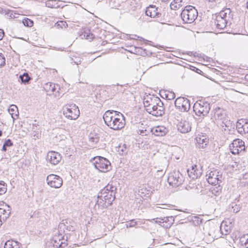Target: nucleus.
I'll return each mask as SVG.
<instances>
[{
  "label": "nucleus",
  "mask_w": 248,
  "mask_h": 248,
  "mask_svg": "<svg viewBox=\"0 0 248 248\" xmlns=\"http://www.w3.org/2000/svg\"><path fill=\"white\" fill-rule=\"evenodd\" d=\"M105 123L110 128L114 130H118L124 127L125 118L120 112L108 110L103 115Z\"/></svg>",
  "instance_id": "obj_1"
},
{
  "label": "nucleus",
  "mask_w": 248,
  "mask_h": 248,
  "mask_svg": "<svg viewBox=\"0 0 248 248\" xmlns=\"http://www.w3.org/2000/svg\"><path fill=\"white\" fill-rule=\"evenodd\" d=\"M181 16L183 21L186 23H191L197 18L198 11L197 9L191 5L185 7L182 11Z\"/></svg>",
  "instance_id": "obj_2"
},
{
  "label": "nucleus",
  "mask_w": 248,
  "mask_h": 248,
  "mask_svg": "<svg viewBox=\"0 0 248 248\" xmlns=\"http://www.w3.org/2000/svg\"><path fill=\"white\" fill-rule=\"evenodd\" d=\"M210 110V105L209 103L202 100L197 101L193 106V110L195 114L199 116H206Z\"/></svg>",
  "instance_id": "obj_3"
},
{
  "label": "nucleus",
  "mask_w": 248,
  "mask_h": 248,
  "mask_svg": "<svg viewBox=\"0 0 248 248\" xmlns=\"http://www.w3.org/2000/svg\"><path fill=\"white\" fill-rule=\"evenodd\" d=\"M115 194L113 192H105V190H101L100 195H98L97 198L99 199L96 202L98 205L101 204L102 201L104 202L103 203V206L107 207L111 205L113 201L115 199Z\"/></svg>",
  "instance_id": "obj_4"
},
{
  "label": "nucleus",
  "mask_w": 248,
  "mask_h": 248,
  "mask_svg": "<svg viewBox=\"0 0 248 248\" xmlns=\"http://www.w3.org/2000/svg\"><path fill=\"white\" fill-rule=\"evenodd\" d=\"M161 104V100L158 97L154 95H147L143 99V104L146 111L152 114L153 111L155 110V105L157 104Z\"/></svg>",
  "instance_id": "obj_5"
},
{
  "label": "nucleus",
  "mask_w": 248,
  "mask_h": 248,
  "mask_svg": "<svg viewBox=\"0 0 248 248\" xmlns=\"http://www.w3.org/2000/svg\"><path fill=\"white\" fill-rule=\"evenodd\" d=\"M183 174L180 171H170L168 177V182L173 187H177L184 181Z\"/></svg>",
  "instance_id": "obj_6"
},
{
  "label": "nucleus",
  "mask_w": 248,
  "mask_h": 248,
  "mask_svg": "<svg viewBox=\"0 0 248 248\" xmlns=\"http://www.w3.org/2000/svg\"><path fill=\"white\" fill-rule=\"evenodd\" d=\"M92 162L94 168L98 170H101V169H104L107 170H110L111 169L108 168L110 166V162L107 158L103 157H94L93 158Z\"/></svg>",
  "instance_id": "obj_7"
},
{
  "label": "nucleus",
  "mask_w": 248,
  "mask_h": 248,
  "mask_svg": "<svg viewBox=\"0 0 248 248\" xmlns=\"http://www.w3.org/2000/svg\"><path fill=\"white\" fill-rule=\"evenodd\" d=\"M63 114L71 120H75L79 115L78 107L75 105H71L63 108Z\"/></svg>",
  "instance_id": "obj_8"
},
{
  "label": "nucleus",
  "mask_w": 248,
  "mask_h": 248,
  "mask_svg": "<svg viewBox=\"0 0 248 248\" xmlns=\"http://www.w3.org/2000/svg\"><path fill=\"white\" fill-rule=\"evenodd\" d=\"M229 148L232 154H239L245 150V143L240 139H235L230 144Z\"/></svg>",
  "instance_id": "obj_9"
},
{
  "label": "nucleus",
  "mask_w": 248,
  "mask_h": 248,
  "mask_svg": "<svg viewBox=\"0 0 248 248\" xmlns=\"http://www.w3.org/2000/svg\"><path fill=\"white\" fill-rule=\"evenodd\" d=\"M175 106L181 111H187L190 107V101L186 98L180 97L174 102Z\"/></svg>",
  "instance_id": "obj_10"
},
{
  "label": "nucleus",
  "mask_w": 248,
  "mask_h": 248,
  "mask_svg": "<svg viewBox=\"0 0 248 248\" xmlns=\"http://www.w3.org/2000/svg\"><path fill=\"white\" fill-rule=\"evenodd\" d=\"M47 184L52 187L59 188L62 184V178L57 175L50 174L46 178Z\"/></svg>",
  "instance_id": "obj_11"
},
{
  "label": "nucleus",
  "mask_w": 248,
  "mask_h": 248,
  "mask_svg": "<svg viewBox=\"0 0 248 248\" xmlns=\"http://www.w3.org/2000/svg\"><path fill=\"white\" fill-rule=\"evenodd\" d=\"M160 9L156 7L155 5H150L147 7L145 14L152 18H158L161 17L162 14Z\"/></svg>",
  "instance_id": "obj_12"
},
{
  "label": "nucleus",
  "mask_w": 248,
  "mask_h": 248,
  "mask_svg": "<svg viewBox=\"0 0 248 248\" xmlns=\"http://www.w3.org/2000/svg\"><path fill=\"white\" fill-rule=\"evenodd\" d=\"M46 158L51 164L56 165L60 161L62 157L59 153L54 151H50L47 155Z\"/></svg>",
  "instance_id": "obj_13"
},
{
  "label": "nucleus",
  "mask_w": 248,
  "mask_h": 248,
  "mask_svg": "<svg viewBox=\"0 0 248 248\" xmlns=\"http://www.w3.org/2000/svg\"><path fill=\"white\" fill-rule=\"evenodd\" d=\"M63 236L62 234H59L58 235H55L53 237L51 243L53 245V247L58 248H63L66 246V244L63 242Z\"/></svg>",
  "instance_id": "obj_14"
},
{
  "label": "nucleus",
  "mask_w": 248,
  "mask_h": 248,
  "mask_svg": "<svg viewBox=\"0 0 248 248\" xmlns=\"http://www.w3.org/2000/svg\"><path fill=\"white\" fill-rule=\"evenodd\" d=\"M150 131L152 134L156 136H165L168 131V129L165 126L162 125H158L150 128Z\"/></svg>",
  "instance_id": "obj_15"
},
{
  "label": "nucleus",
  "mask_w": 248,
  "mask_h": 248,
  "mask_svg": "<svg viewBox=\"0 0 248 248\" xmlns=\"http://www.w3.org/2000/svg\"><path fill=\"white\" fill-rule=\"evenodd\" d=\"M212 113H213V117L215 120H223V121L225 120L226 114L225 110L223 108L217 107L212 110Z\"/></svg>",
  "instance_id": "obj_16"
},
{
  "label": "nucleus",
  "mask_w": 248,
  "mask_h": 248,
  "mask_svg": "<svg viewBox=\"0 0 248 248\" xmlns=\"http://www.w3.org/2000/svg\"><path fill=\"white\" fill-rule=\"evenodd\" d=\"M3 206L6 208L0 207V216L1 219L5 220L9 217L11 214V209L10 206L6 203H3Z\"/></svg>",
  "instance_id": "obj_17"
},
{
  "label": "nucleus",
  "mask_w": 248,
  "mask_h": 248,
  "mask_svg": "<svg viewBox=\"0 0 248 248\" xmlns=\"http://www.w3.org/2000/svg\"><path fill=\"white\" fill-rule=\"evenodd\" d=\"M191 125L187 121L181 122L178 125V130L182 133H186L191 130Z\"/></svg>",
  "instance_id": "obj_18"
},
{
  "label": "nucleus",
  "mask_w": 248,
  "mask_h": 248,
  "mask_svg": "<svg viewBox=\"0 0 248 248\" xmlns=\"http://www.w3.org/2000/svg\"><path fill=\"white\" fill-rule=\"evenodd\" d=\"M195 140L197 144V146L200 148H205L208 142V140L207 139L206 136L203 135L197 137Z\"/></svg>",
  "instance_id": "obj_19"
},
{
  "label": "nucleus",
  "mask_w": 248,
  "mask_h": 248,
  "mask_svg": "<svg viewBox=\"0 0 248 248\" xmlns=\"http://www.w3.org/2000/svg\"><path fill=\"white\" fill-rule=\"evenodd\" d=\"M164 114V108L163 103L161 101V104L159 103L155 105V110L153 111L152 115L155 116H162Z\"/></svg>",
  "instance_id": "obj_20"
},
{
  "label": "nucleus",
  "mask_w": 248,
  "mask_h": 248,
  "mask_svg": "<svg viewBox=\"0 0 248 248\" xmlns=\"http://www.w3.org/2000/svg\"><path fill=\"white\" fill-rule=\"evenodd\" d=\"M228 23V20L225 18H222L221 17L216 16L215 21V23L217 29L222 30L224 29Z\"/></svg>",
  "instance_id": "obj_21"
},
{
  "label": "nucleus",
  "mask_w": 248,
  "mask_h": 248,
  "mask_svg": "<svg viewBox=\"0 0 248 248\" xmlns=\"http://www.w3.org/2000/svg\"><path fill=\"white\" fill-rule=\"evenodd\" d=\"M8 111L10 114L11 115L12 118L13 119V121L17 118L18 116V110L17 107L15 105H10Z\"/></svg>",
  "instance_id": "obj_22"
},
{
  "label": "nucleus",
  "mask_w": 248,
  "mask_h": 248,
  "mask_svg": "<svg viewBox=\"0 0 248 248\" xmlns=\"http://www.w3.org/2000/svg\"><path fill=\"white\" fill-rule=\"evenodd\" d=\"M20 245L17 241L8 240L5 243L4 248H20Z\"/></svg>",
  "instance_id": "obj_23"
},
{
  "label": "nucleus",
  "mask_w": 248,
  "mask_h": 248,
  "mask_svg": "<svg viewBox=\"0 0 248 248\" xmlns=\"http://www.w3.org/2000/svg\"><path fill=\"white\" fill-rule=\"evenodd\" d=\"M63 222H61L59 224V227L60 229H65L67 231H75V226L73 225L69 224L68 223L65 221V222H64V220H62Z\"/></svg>",
  "instance_id": "obj_24"
},
{
  "label": "nucleus",
  "mask_w": 248,
  "mask_h": 248,
  "mask_svg": "<svg viewBox=\"0 0 248 248\" xmlns=\"http://www.w3.org/2000/svg\"><path fill=\"white\" fill-rule=\"evenodd\" d=\"M186 175L187 174L188 177L192 180L197 179L200 177L202 173L201 171H183Z\"/></svg>",
  "instance_id": "obj_25"
},
{
  "label": "nucleus",
  "mask_w": 248,
  "mask_h": 248,
  "mask_svg": "<svg viewBox=\"0 0 248 248\" xmlns=\"http://www.w3.org/2000/svg\"><path fill=\"white\" fill-rule=\"evenodd\" d=\"M19 78L21 80V82L24 84H28L31 79L27 73H24L23 74L20 75Z\"/></svg>",
  "instance_id": "obj_26"
},
{
  "label": "nucleus",
  "mask_w": 248,
  "mask_h": 248,
  "mask_svg": "<svg viewBox=\"0 0 248 248\" xmlns=\"http://www.w3.org/2000/svg\"><path fill=\"white\" fill-rule=\"evenodd\" d=\"M221 193V189L218 187H215L211 188L210 190L209 196L212 197L213 195L215 196H219Z\"/></svg>",
  "instance_id": "obj_27"
},
{
  "label": "nucleus",
  "mask_w": 248,
  "mask_h": 248,
  "mask_svg": "<svg viewBox=\"0 0 248 248\" xmlns=\"http://www.w3.org/2000/svg\"><path fill=\"white\" fill-rule=\"evenodd\" d=\"M89 141L93 144H96L99 142V137L97 134L95 133H91L89 135Z\"/></svg>",
  "instance_id": "obj_28"
},
{
  "label": "nucleus",
  "mask_w": 248,
  "mask_h": 248,
  "mask_svg": "<svg viewBox=\"0 0 248 248\" xmlns=\"http://www.w3.org/2000/svg\"><path fill=\"white\" fill-rule=\"evenodd\" d=\"M44 89L46 92H54L56 90L55 85L51 82L47 83L44 87Z\"/></svg>",
  "instance_id": "obj_29"
},
{
  "label": "nucleus",
  "mask_w": 248,
  "mask_h": 248,
  "mask_svg": "<svg viewBox=\"0 0 248 248\" xmlns=\"http://www.w3.org/2000/svg\"><path fill=\"white\" fill-rule=\"evenodd\" d=\"M101 190H105V192H113L114 193H116L117 187L113 185L112 184H108Z\"/></svg>",
  "instance_id": "obj_30"
},
{
  "label": "nucleus",
  "mask_w": 248,
  "mask_h": 248,
  "mask_svg": "<svg viewBox=\"0 0 248 248\" xmlns=\"http://www.w3.org/2000/svg\"><path fill=\"white\" fill-rule=\"evenodd\" d=\"M13 145V143L10 139L6 140L3 143L2 151L6 152L7 151V148L11 147Z\"/></svg>",
  "instance_id": "obj_31"
},
{
  "label": "nucleus",
  "mask_w": 248,
  "mask_h": 248,
  "mask_svg": "<svg viewBox=\"0 0 248 248\" xmlns=\"http://www.w3.org/2000/svg\"><path fill=\"white\" fill-rule=\"evenodd\" d=\"M245 120H239L238 121L236 124V127L237 129V131L239 133H242V129H243L244 123H245Z\"/></svg>",
  "instance_id": "obj_32"
},
{
  "label": "nucleus",
  "mask_w": 248,
  "mask_h": 248,
  "mask_svg": "<svg viewBox=\"0 0 248 248\" xmlns=\"http://www.w3.org/2000/svg\"><path fill=\"white\" fill-rule=\"evenodd\" d=\"M229 209L231 212L236 213L240 211V207L239 205L232 202L230 205Z\"/></svg>",
  "instance_id": "obj_33"
},
{
  "label": "nucleus",
  "mask_w": 248,
  "mask_h": 248,
  "mask_svg": "<svg viewBox=\"0 0 248 248\" xmlns=\"http://www.w3.org/2000/svg\"><path fill=\"white\" fill-rule=\"evenodd\" d=\"M7 191V185L2 181H0V195L4 194Z\"/></svg>",
  "instance_id": "obj_34"
},
{
  "label": "nucleus",
  "mask_w": 248,
  "mask_h": 248,
  "mask_svg": "<svg viewBox=\"0 0 248 248\" xmlns=\"http://www.w3.org/2000/svg\"><path fill=\"white\" fill-rule=\"evenodd\" d=\"M127 151V147L125 144L119 145L118 147V152H119V154L121 155H123L124 154L126 153Z\"/></svg>",
  "instance_id": "obj_35"
},
{
  "label": "nucleus",
  "mask_w": 248,
  "mask_h": 248,
  "mask_svg": "<svg viewBox=\"0 0 248 248\" xmlns=\"http://www.w3.org/2000/svg\"><path fill=\"white\" fill-rule=\"evenodd\" d=\"M22 23L25 26L31 27L33 25V22L31 19L28 18H25L22 20Z\"/></svg>",
  "instance_id": "obj_36"
},
{
  "label": "nucleus",
  "mask_w": 248,
  "mask_h": 248,
  "mask_svg": "<svg viewBox=\"0 0 248 248\" xmlns=\"http://www.w3.org/2000/svg\"><path fill=\"white\" fill-rule=\"evenodd\" d=\"M240 241L244 243L246 248H248V234L244 235L240 239Z\"/></svg>",
  "instance_id": "obj_37"
},
{
  "label": "nucleus",
  "mask_w": 248,
  "mask_h": 248,
  "mask_svg": "<svg viewBox=\"0 0 248 248\" xmlns=\"http://www.w3.org/2000/svg\"><path fill=\"white\" fill-rule=\"evenodd\" d=\"M212 172H213V171H210V173L209 174V175L208 177L207 178V180L209 184H211L213 185V184H216V183L217 182V179L216 177L215 178H213L211 176V173Z\"/></svg>",
  "instance_id": "obj_38"
},
{
  "label": "nucleus",
  "mask_w": 248,
  "mask_h": 248,
  "mask_svg": "<svg viewBox=\"0 0 248 248\" xmlns=\"http://www.w3.org/2000/svg\"><path fill=\"white\" fill-rule=\"evenodd\" d=\"M57 3L55 2V1L52 0H47L46 2V6L49 8H56V4Z\"/></svg>",
  "instance_id": "obj_39"
},
{
  "label": "nucleus",
  "mask_w": 248,
  "mask_h": 248,
  "mask_svg": "<svg viewBox=\"0 0 248 248\" xmlns=\"http://www.w3.org/2000/svg\"><path fill=\"white\" fill-rule=\"evenodd\" d=\"M151 128H149L148 129H139L138 133L142 136L148 135L149 133L151 132L150 131Z\"/></svg>",
  "instance_id": "obj_40"
},
{
  "label": "nucleus",
  "mask_w": 248,
  "mask_h": 248,
  "mask_svg": "<svg viewBox=\"0 0 248 248\" xmlns=\"http://www.w3.org/2000/svg\"><path fill=\"white\" fill-rule=\"evenodd\" d=\"M166 97L168 100H171L175 97V94L173 92H170L166 94Z\"/></svg>",
  "instance_id": "obj_41"
},
{
  "label": "nucleus",
  "mask_w": 248,
  "mask_h": 248,
  "mask_svg": "<svg viewBox=\"0 0 248 248\" xmlns=\"http://www.w3.org/2000/svg\"><path fill=\"white\" fill-rule=\"evenodd\" d=\"M5 64V59L4 55L0 53V66H3Z\"/></svg>",
  "instance_id": "obj_42"
},
{
  "label": "nucleus",
  "mask_w": 248,
  "mask_h": 248,
  "mask_svg": "<svg viewBox=\"0 0 248 248\" xmlns=\"http://www.w3.org/2000/svg\"><path fill=\"white\" fill-rule=\"evenodd\" d=\"M182 5L181 4H176L173 2H171L170 4V7L171 9L176 10L177 9H179Z\"/></svg>",
  "instance_id": "obj_43"
},
{
  "label": "nucleus",
  "mask_w": 248,
  "mask_h": 248,
  "mask_svg": "<svg viewBox=\"0 0 248 248\" xmlns=\"http://www.w3.org/2000/svg\"><path fill=\"white\" fill-rule=\"evenodd\" d=\"M217 16H219L222 17V18H225L227 20H228L230 18L228 17V16L227 14H225L224 12L222 11H221L219 14Z\"/></svg>",
  "instance_id": "obj_44"
},
{
  "label": "nucleus",
  "mask_w": 248,
  "mask_h": 248,
  "mask_svg": "<svg viewBox=\"0 0 248 248\" xmlns=\"http://www.w3.org/2000/svg\"><path fill=\"white\" fill-rule=\"evenodd\" d=\"M242 130V132L248 133V122L246 120L244 123L243 129Z\"/></svg>",
  "instance_id": "obj_45"
},
{
  "label": "nucleus",
  "mask_w": 248,
  "mask_h": 248,
  "mask_svg": "<svg viewBox=\"0 0 248 248\" xmlns=\"http://www.w3.org/2000/svg\"><path fill=\"white\" fill-rule=\"evenodd\" d=\"M84 36L86 37V38L88 39L93 40L94 38V35L93 33H87L86 32H84Z\"/></svg>",
  "instance_id": "obj_46"
},
{
  "label": "nucleus",
  "mask_w": 248,
  "mask_h": 248,
  "mask_svg": "<svg viewBox=\"0 0 248 248\" xmlns=\"http://www.w3.org/2000/svg\"><path fill=\"white\" fill-rule=\"evenodd\" d=\"M222 11H223L225 14L228 15L229 18H231L232 15H231V10L230 8H226Z\"/></svg>",
  "instance_id": "obj_47"
},
{
  "label": "nucleus",
  "mask_w": 248,
  "mask_h": 248,
  "mask_svg": "<svg viewBox=\"0 0 248 248\" xmlns=\"http://www.w3.org/2000/svg\"><path fill=\"white\" fill-rule=\"evenodd\" d=\"M227 122H224V121H222V124H221V126H222V130L223 131H225L226 130V127H227Z\"/></svg>",
  "instance_id": "obj_48"
},
{
  "label": "nucleus",
  "mask_w": 248,
  "mask_h": 248,
  "mask_svg": "<svg viewBox=\"0 0 248 248\" xmlns=\"http://www.w3.org/2000/svg\"><path fill=\"white\" fill-rule=\"evenodd\" d=\"M155 220V223L160 224L161 223H163V219L162 218H156L154 219Z\"/></svg>",
  "instance_id": "obj_49"
},
{
  "label": "nucleus",
  "mask_w": 248,
  "mask_h": 248,
  "mask_svg": "<svg viewBox=\"0 0 248 248\" xmlns=\"http://www.w3.org/2000/svg\"><path fill=\"white\" fill-rule=\"evenodd\" d=\"M192 70L198 74H201V73L202 72V70L195 67H193Z\"/></svg>",
  "instance_id": "obj_50"
},
{
  "label": "nucleus",
  "mask_w": 248,
  "mask_h": 248,
  "mask_svg": "<svg viewBox=\"0 0 248 248\" xmlns=\"http://www.w3.org/2000/svg\"><path fill=\"white\" fill-rule=\"evenodd\" d=\"M4 35V32L3 30L0 29V40H2Z\"/></svg>",
  "instance_id": "obj_51"
},
{
  "label": "nucleus",
  "mask_w": 248,
  "mask_h": 248,
  "mask_svg": "<svg viewBox=\"0 0 248 248\" xmlns=\"http://www.w3.org/2000/svg\"><path fill=\"white\" fill-rule=\"evenodd\" d=\"M66 22L63 21H61L60 22H57V26L62 27V26H64Z\"/></svg>",
  "instance_id": "obj_52"
},
{
  "label": "nucleus",
  "mask_w": 248,
  "mask_h": 248,
  "mask_svg": "<svg viewBox=\"0 0 248 248\" xmlns=\"http://www.w3.org/2000/svg\"><path fill=\"white\" fill-rule=\"evenodd\" d=\"M170 218V219H172V217H164V218H162V219H163V223H164V222H167V221H168L169 220V218Z\"/></svg>",
  "instance_id": "obj_53"
},
{
  "label": "nucleus",
  "mask_w": 248,
  "mask_h": 248,
  "mask_svg": "<svg viewBox=\"0 0 248 248\" xmlns=\"http://www.w3.org/2000/svg\"><path fill=\"white\" fill-rule=\"evenodd\" d=\"M50 194H51V198H55V197H56L57 196V192H55V191H52L50 193Z\"/></svg>",
  "instance_id": "obj_54"
},
{
  "label": "nucleus",
  "mask_w": 248,
  "mask_h": 248,
  "mask_svg": "<svg viewBox=\"0 0 248 248\" xmlns=\"http://www.w3.org/2000/svg\"><path fill=\"white\" fill-rule=\"evenodd\" d=\"M182 1V0H173L172 2L178 4H181Z\"/></svg>",
  "instance_id": "obj_55"
},
{
  "label": "nucleus",
  "mask_w": 248,
  "mask_h": 248,
  "mask_svg": "<svg viewBox=\"0 0 248 248\" xmlns=\"http://www.w3.org/2000/svg\"><path fill=\"white\" fill-rule=\"evenodd\" d=\"M136 224V223L133 221H131V222L129 224V227H133Z\"/></svg>",
  "instance_id": "obj_56"
},
{
  "label": "nucleus",
  "mask_w": 248,
  "mask_h": 248,
  "mask_svg": "<svg viewBox=\"0 0 248 248\" xmlns=\"http://www.w3.org/2000/svg\"><path fill=\"white\" fill-rule=\"evenodd\" d=\"M205 0L209 2H216L217 0Z\"/></svg>",
  "instance_id": "obj_57"
},
{
  "label": "nucleus",
  "mask_w": 248,
  "mask_h": 248,
  "mask_svg": "<svg viewBox=\"0 0 248 248\" xmlns=\"http://www.w3.org/2000/svg\"><path fill=\"white\" fill-rule=\"evenodd\" d=\"M194 187H195V186H193V187H190V186H187L186 187V189L187 190H189V189H193V188H194Z\"/></svg>",
  "instance_id": "obj_58"
},
{
  "label": "nucleus",
  "mask_w": 248,
  "mask_h": 248,
  "mask_svg": "<svg viewBox=\"0 0 248 248\" xmlns=\"http://www.w3.org/2000/svg\"><path fill=\"white\" fill-rule=\"evenodd\" d=\"M74 62L76 64H79L80 63H78V62ZM79 62H80V61H79Z\"/></svg>",
  "instance_id": "obj_59"
},
{
  "label": "nucleus",
  "mask_w": 248,
  "mask_h": 248,
  "mask_svg": "<svg viewBox=\"0 0 248 248\" xmlns=\"http://www.w3.org/2000/svg\"><path fill=\"white\" fill-rule=\"evenodd\" d=\"M2 135V131L1 130H0V137H1Z\"/></svg>",
  "instance_id": "obj_60"
},
{
  "label": "nucleus",
  "mask_w": 248,
  "mask_h": 248,
  "mask_svg": "<svg viewBox=\"0 0 248 248\" xmlns=\"http://www.w3.org/2000/svg\"><path fill=\"white\" fill-rule=\"evenodd\" d=\"M226 233H225V234H227L228 233V230H226Z\"/></svg>",
  "instance_id": "obj_61"
},
{
  "label": "nucleus",
  "mask_w": 248,
  "mask_h": 248,
  "mask_svg": "<svg viewBox=\"0 0 248 248\" xmlns=\"http://www.w3.org/2000/svg\"><path fill=\"white\" fill-rule=\"evenodd\" d=\"M247 7L248 9V1L247 2Z\"/></svg>",
  "instance_id": "obj_62"
},
{
  "label": "nucleus",
  "mask_w": 248,
  "mask_h": 248,
  "mask_svg": "<svg viewBox=\"0 0 248 248\" xmlns=\"http://www.w3.org/2000/svg\"><path fill=\"white\" fill-rule=\"evenodd\" d=\"M222 226L221 225V226H220V230H221V231H222Z\"/></svg>",
  "instance_id": "obj_63"
},
{
  "label": "nucleus",
  "mask_w": 248,
  "mask_h": 248,
  "mask_svg": "<svg viewBox=\"0 0 248 248\" xmlns=\"http://www.w3.org/2000/svg\"><path fill=\"white\" fill-rule=\"evenodd\" d=\"M195 187H196V188H195V190H196L197 188V187L196 186H195Z\"/></svg>",
  "instance_id": "obj_64"
}]
</instances>
